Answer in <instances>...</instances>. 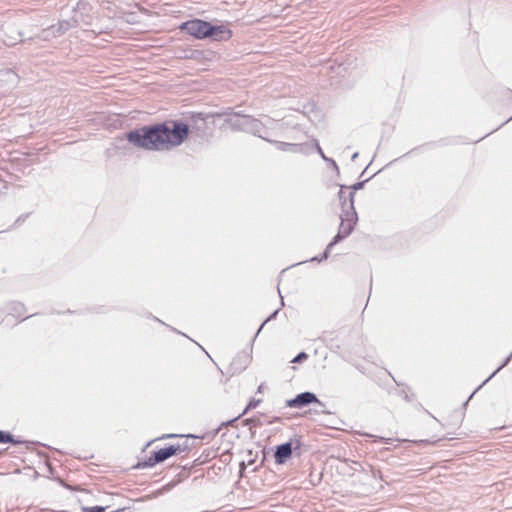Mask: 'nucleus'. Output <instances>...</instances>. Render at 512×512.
<instances>
[{
    "label": "nucleus",
    "instance_id": "3",
    "mask_svg": "<svg viewBox=\"0 0 512 512\" xmlns=\"http://www.w3.org/2000/svg\"><path fill=\"white\" fill-rule=\"evenodd\" d=\"M161 439H154L147 443L143 449L145 454L135 466L136 468H149L164 462L172 456L180 455L188 450L187 440H177L160 443Z\"/></svg>",
    "mask_w": 512,
    "mask_h": 512
},
{
    "label": "nucleus",
    "instance_id": "1",
    "mask_svg": "<svg viewBox=\"0 0 512 512\" xmlns=\"http://www.w3.org/2000/svg\"><path fill=\"white\" fill-rule=\"evenodd\" d=\"M189 125L181 121H166L130 131L126 139L146 150L169 151L181 145L189 136Z\"/></svg>",
    "mask_w": 512,
    "mask_h": 512
},
{
    "label": "nucleus",
    "instance_id": "8",
    "mask_svg": "<svg viewBox=\"0 0 512 512\" xmlns=\"http://www.w3.org/2000/svg\"><path fill=\"white\" fill-rule=\"evenodd\" d=\"M3 437H4V435L2 433H0V442L3 441Z\"/></svg>",
    "mask_w": 512,
    "mask_h": 512
},
{
    "label": "nucleus",
    "instance_id": "9",
    "mask_svg": "<svg viewBox=\"0 0 512 512\" xmlns=\"http://www.w3.org/2000/svg\"><path fill=\"white\" fill-rule=\"evenodd\" d=\"M232 115H233V116H240V114H239V113H233Z\"/></svg>",
    "mask_w": 512,
    "mask_h": 512
},
{
    "label": "nucleus",
    "instance_id": "5",
    "mask_svg": "<svg viewBox=\"0 0 512 512\" xmlns=\"http://www.w3.org/2000/svg\"><path fill=\"white\" fill-rule=\"evenodd\" d=\"M311 403H319L320 401L316 397L315 394L311 392H304L299 395H297L295 398L290 399L287 401V406L294 407V408H300L305 405L311 404Z\"/></svg>",
    "mask_w": 512,
    "mask_h": 512
},
{
    "label": "nucleus",
    "instance_id": "2",
    "mask_svg": "<svg viewBox=\"0 0 512 512\" xmlns=\"http://www.w3.org/2000/svg\"><path fill=\"white\" fill-rule=\"evenodd\" d=\"M354 190L349 187H341L338 198L333 204V211L340 218L338 232L328 248L337 242L347 238L355 228L358 221L357 213L354 208Z\"/></svg>",
    "mask_w": 512,
    "mask_h": 512
},
{
    "label": "nucleus",
    "instance_id": "4",
    "mask_svg": "<svg viewBox=\"0 0 512 512\" xmlns=\"http://www.w3.org/2000/svg\"><path fill=\"white\" fill-rule=\"evenodd\" d=\"M179 29L195 39L211 38L214 41L223 42L232 38V30L224 24L213 25L201 19H192L183 22Z\"/></svg>",
    "mask_w": 512,
    "mask_h": 512
},
{
    "label": "nucleus",
    "instance_id": "6",
    "mask_svg": "<svg viewBox=\"0 0 512 512\" xmlns=\"http://www.w3.org/2000/svg\"><path fill=\"white\" fill-rule=\"evenodd\" d=\"M292 454V447L290 443H285L278 446L275 458L278 463H283L287 458H289Z\"/></svg>",
    "mask_w": 512,
    "mask_h": 512
},
{
    "label": "nucleus",
    "instance_id": "7",
    "mask_svg": "<svg viewBox=\"0 0 512 512\" xmlns=\"http://www.w3.org/2000/svg\"><path fill=\"white\" fill-rule=\"evenodd\" d=\"M308 358V355L305 352H301L298 354L291 362L292 363H299L303 360H306Z\"/></svg>",
    "mask_w": 512,
    "mask_h": 512
}]
</instances>
